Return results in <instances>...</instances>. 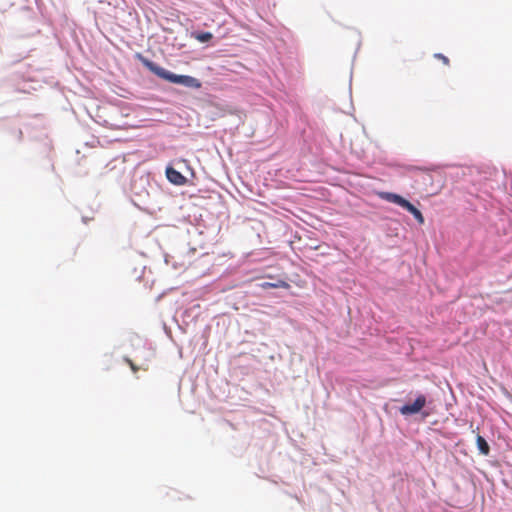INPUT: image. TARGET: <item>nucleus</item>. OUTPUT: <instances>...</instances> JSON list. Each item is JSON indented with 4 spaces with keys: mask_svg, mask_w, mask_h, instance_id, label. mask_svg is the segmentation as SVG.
<instances>
[{
    "mask_svg": "<svg viewBox=\"0 0 512 512\" xmlns=\"http://www.w3.org/2000/svg\"><path fill=\"white\" fill-rule=\"evenodd\" d=\"M377 195L379 198L394 203L396 205H399L400 207L406 209L408 212H410L414 218L417 220L419 224H424V217L419 209H417L412 203H410L408 200L403 198L401 195H398L396 193L392 192H378Z\"/></svg>",
    "mask_w": 512,
    "mask_h": 512,
    "instance_id": "nucleus-2",
    "label": "nucleus"
},
{
    "mask_svg": "<svg viewBox=\"0 0 512 512\" xmlns=\"http://www.w3.org/2000/svg\"><path fill=\"white\" fill-rule=\"evenodd\" d=\"M425 404H426V397L424 395H419L412 404L403 405L400 408V413L402 415L416 414L421 411V409L425 406Z\"/></svg>",
    "mask_w": 512,
    "mask_h": 512,
    "instance_id": "nucleus-3",
    "label": "nucleus"
},
{
    "mask_svg": "<svg viewBox=\"0 0 512 512\" xmlns=\"http://www.w3.org/2000/svg\"><path fill=\"white\" fill-rule=\"evenodd\" d=\"M476 442H477V447H478L480 453L483 455H488L490 452V447H489L487 441L482 436L478 435Z\"/></svg>",
    "mask_w": 512,
    "mask_h": 512,
    "instance_id": "nucleus-6",
    "label": "nucleus"
},
{
    "mask_svg": "<svg viewBox=\"0 0 512 512\" xmlns=\"http://www.w3.org/2000/svg\"><path fill=\"white\" fill-rule=\"evenodd\" d=\"M166 176L167 179L175 185H184L187 181L186 177L173 167H168L166 169Z\"/></svg>",
    "mask_w": 512,
    "mask_h": 512,
    "instance_id": "nucleus-4",
    "label": "nucleus"
},
{
    "mask_svg": "<svg viewBox=\"0 0 512 512\" xmlns=\"http://www.w3.org/2000/svg\"><path fill=\"white\" fill-rule=\"evenodd\" d=\"M260 286H261L262 289H270V288H284V289H288V288H290L289 283H287L284 280H279L276 283L264 282Z\"/></svg>",
    "mask_w": 512,
    "mask_h": 512,
    "instance_id": "nucleus-5",
    "label": "nucleus"
},
{
    "mask_svg": "<svg viewBox=\"0 0 512 512\" xmlns=\"http://www.w3.org/2000/svg\"><path fill=\"white\" fill-rule=\"evenodd\" d=\"M212 37L213 35L210 32H202L195 36V38L202 43L208 42Z\"/></svg>",
    "mask_w": 512,
    "mask_h": 512,
    "instance_id": "nucleus-7",
    "label": "nucleus"
},
{
    "mask_svg": "<svg viewBox=\"0 0 512 512\" xmlns=\"http://www.w3.org/2000/svg\"><path fill=\"white\" fill-rule=\"evenodd\" d=\"M124 361L130 366L133 373H137L139 371V367L131 359L125 357Z\"/></svg>",
    "mask_w": 512,
    "mask_h": 512,
    "instance_id": "nucleus-8",
    "label": "nucleus"
},
{
    "mask_svg": "<svg viewBox=\"0 0 512 512\" xmlns=\"http://www.w3.org/2000/svg\"><path fill=\"white\" fill-rule=\"evenodd\" d=\"M137 57L140 59L142 64L148 70H150L152 73H154L155 75H157L158 77H160L164 80H167L174 84H181L183 86L191 87V88H195V89L201 88V82L197 78H194V77L188 76V75L174 74V73L160 67L156 63L150 61L149 59L143 57L141 54H138Z\"/></svg>",
    "mask_w": 512,
    "mask_h": 512,
    "instance_id": "nucleus-1",
    "label": "nucleus"
},
{
    "mask_svg": "<svg viewBox=\"0 0 512 512\" xmlns=\"http://www.w3.org/2000/svg\"><path fill=\"white\" fill-rule=\"evenodd\" d=\"M434 57H435V58H437V59H439V60H441V61L443 62V64H444V65H449V63H450V62H449V59H448L445 55H443V54H441V53H436V54L434 55Z\"/></svg>",
    "mask_w": 512,
    "mask_h": 512,
    "instance_id": "nucleus-9",
    "label": "nucleus"
}]
</instances>
